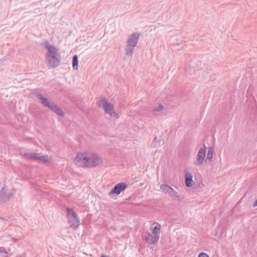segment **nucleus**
<instances>
[{
  "instance_id": "nucleus-11",
  "label": "nucleus",
  "mask_w": 257,
  "mask_h": 257,
  "mask_svg": "<svg viewBox=\"0 0 257 257\" xmlns=\"http://www.w3.org/2000/svg\"><path fill=\"white\" fill-rule=\"evenodd\" d=\"M144 239L149 244H153L158 241L159 237L158 235L153 234L152 233H149L146 236H144Z\"/></svg>"
},
{
  "instance_id": "nucleus-19",
  "label": "nucleus",
  "mask_w": 257,
  "mask_h": 257,
  "mask_svg": "<svg viewBox=\"0 0 257 257\" xmlns=\"http://www.w3.org/2000/svg\"><path fill=\"white\" fill-rule=\"evenodd\" d=\"M78 56L77 55H75L73 56L72 58V66L73 69H77L78 68Z\"/></svg>"
},
{
  "instance_id": "nucleus-23",
  "label": "nucleus",
  "mask_w": 257,
  "mask_h": 257,
  "mask_svg": "<svg viewBox=\"0 0 257 257\" xmlns=\"http://www.w3.org/2000/svg\"><path fill=\"white\" fill-rule=\"evenodd\" d=\"M198 257H209V255L204 252H201L199 253Z\"/></svg>"
},
{
  "instance_id": "nucleus-20",
  "label": "nucleus",
  "mask_w": 257,
  "mask_h": 257,
  "mask_svg": "<svg viewBox=\"0 0 257 257\" xmlns=\"http://www.w3.org/2000/svg\"><path fill=\"white\" fill-rule=\"evenodd\" d=\"M164 108V106L163 105L160 104L158 107H155L153 109V111L155 114H157L156 113V112H159L162 110Z\"/></svg>"
},
{
  "instance_id": "nucleus-16",
  "label": "nucleus",
  "mask_w": 257,
  "mask_h": 257,
  "mask_svg": "<svg viewBox=\"0 0 257 257\" xmlns=\"http://www.w3.org/2000/svg\"><path fill=\"white\" fill-rule=\"evenodd\" d=\"M135 47L126 44L125 48V54L127 56H132Z\"/></svg>"
},
{
  "instance_id": "nucleus-2",
  "label": "nucleus",
  "mask_w": 257,
  "mask_h": 257,
  "mask_svg": "<svg viewBox=\"0 0 257 257\" xmlns=\"http://www.w3.org/2000/svg\"><path fill=\"white\" fill-rule=\"evenodd\" d=\"M102 163V159L96 155L81 154V166L91 168L96 167Z\"/></svg>"
},
{
  "instance_id": "nucleus-25",
  "label": "nucleus",
  "mask_w": 257,
  "mask_h": 257,
  "mask_svg": "<svg viewBox=\"0 0 257 257\" xmlns=\"http://www.w3.org/2000/svg\"><path fill=\"white\" fill-rule=\"evenodd\" d=\"M3 253H4V255H3V256L7 257L8 255L9 254V252H8V251L5 250Z\"/></svg>"
},
{
  "instance_id": "nucleus-15",
  "label": "nucleus",
  "mask_w": 257,
  "mask_h": 257,
  "mask_svg": "<svg viewBox=\"0 0 257 257\" xmlns=\"http://www.w3.org/2000/svg\"><path fill=\"white\" fill-rule=\"evenodd\" d=\"M169 196L174 198L175 200L181 201L183 199V197L179 193L175 191L174 189H172Z\"/></svg>"
},
{
  "instance_id": "nucleus-24",
  "label": "nucleus",
  "mask_w": 257,
  "mask_h": 257,
  "mask_svg": "<svg viewBox=\"0 0 257 257\" xmlns=\"http://www.w3.org/2000/svg\"><path fill=\"white\" fill-rule=\"evenodd\" d=\"M6 250L5 248L4 247H0V254L3 253Z\"/></svg>"
},
{
  "instance_id": "nucleus-18",
  "label": "nucleus",
  "mask_w": 257,
  "mask_h": 257,
  "mask_svg": "<svg viewBox=\"0 0 257 257\" xmlns=\"http://www.w3.org/2000/svg\"><path fill=\"white\" fill-rule=\"evenodd\" d=\"M213 157V149L212 147L208 148L206 160L212 161Z\"/></svg>"
},
{
  "instance_id": "nucleus-14",
  "label": "nucleus",
  "mask_w": 257,
  "mask_h": 257,
  "mask_svg": "<svg viewBox=\"0 0 257 257\" xmlns=\"http://www.w3.org/2000/svg\"><path fill=\"white\" fill-rule=\"evenodd\" d=\"M160 189L164 194L169 195L173 188L167 184H162L160 186Z\"/></svg>"
},
{
  "instance_id": "nucleus-12",
  "label": "nucleus",
  "mask_w": 257,
  "mask_h": 257,
  "mask_svg": "<svg viewBox=\"0 0 257 257\" xmlns=\"http://www.w3.org/2000/svg\"><path fill=\"white\" fill-rule=\"evenodd\" d=\"M185 185L188 187H192L195 185V182L192 179V175L190 173H186L185 175Z\"/></svg>"
},
{
  "instance_id": "nucleus-9",
  "label": "nucleus",
  "mask_w": 257,
  "mask_h": 257,
  "mask_svg": "<svg viewBox=\"0 0 257 257\" xmlns=\"http://www.w3.org/2000/svg\"><path fill=\"white\" fill-rule=\"evenodd\" d=\"M140 36V34L137 33H134L129 35L127 39L126 44L135 47L138 44Z\"/></svg>"
},
{
  "instance_id": "nucleus-21",
  "label": "nucleus",
  "mask_w": 257,
  "mask_h": 257,
  "mask_svg": "<svg viewBox=\"0 0 257 257\" xmlns=\"http://www.w3.org/2000/svg\"><path fill=\"white\" fill-rule=\"evenodd\" d=\"M172 45L174 46V47H178V48H176V49L178 50L179 49H181L182 48H183V44H179L178 43H174V44H172Z\"/></svg>"
},
{
  "instance_id": "nucleus-8",
  "label": "nucleus",
  "mask_w": 257,
  "mask_h": 257,
  "mask_svg": "<svg viewBox=\"0 0 257 257\" xmlns=\"http://www.w3.org/2000/svg\"><path fill=\"white\" fill-rule=\"evenodd\" d=\"M13 193L10 190H6L3 188L0 191V203H4L10 200Z\"/></svg>"
},
{
  "instance_id": "nucleus-5",
  "label": "nucleus",
  "mask_w": 257,
  "mask_h": 257,
  "mask_svg": "<svg viewBox=\"0 0 257 257\" xmlns=\"http://www.w3.org/2000/svg\"><path fill=\"white\" fill-rule=\"evenodd\" d=\"M206 148L205 145L201 148L196 156L194 165L197 167L202 166L205 160Z\"/></svg>"
},
{
  "instance_id": "nucleus-7",
  "label": "nucleus",
  "mask_w": 257,
  "mask_h": 257,
  "mask_svg": "<svg viewBox=\"0 0 257 257\" xmlns=\"http://www.w3.org/2000/svg\"><path fill=\"white\" fill-rule=\"evenodd\" d=\"M127 184L125 183H119L109 192V196L112 197L114 194L118 195L127 188Z\"/></svg>"
},
{
  "instance_id": "nucleus-27",
  "label": "nucleus",
  "mask_w": 257,
  "mask_h": 257,
  "mask_svg": "<svg viewBox=\"0 0 257 257\" xmlns=\"http://www.w3.org/2000/svg\"><path fill=\"white\" fill-rule=\"evenodd\" d=\"M100 257H109V256H107V255H105V254H102V255H101V256H100Z\"/></svg>"
},
{
  "instance_id": "nucleus-1",
  "label": "nucleus",
  "mask_w": 257,
  "mask_h": 257,
  "mask_svg": "<svg viewBox=\"0 0 257 257\" xmlns=\"http://www.w3.org/2000/svg\"><path fill=\"white\" fill-rule=\"evenodd\" d=\"M47 49L46 63L49 69L57 67L61 62V56L56 47L50 45L47 42L45 44Z\"/></svg>"
},
{
  "instance_id": "nucleus-13",
  "label": "nucleus",
  "mask_w": 257,
  "mask_h": 257,
  "mask_svg": "<svg viewBox=\"0 0 257 257\" xmlns=\"http://www.w3.org/2000/svg\"><path fill=\"white\" fill-rule=\"evenodd\" d=\"M151 230L152 231V233L154 235H158L160 237V233L161 229V225L157 222H155L152 224L150 228Z\"/></svg>"
},
{
  "instance_id": "nucleus-10",
  "label": "nucleus",
  "mask_w": 257,
  "mask_h": 257,
  "mask_svg": "<svg viewBox=\"0 0 257 257\" xmlns=\"http://www.w3.org/2000/svg\"><path fill=\"white\" fill-rule=\"evenodd\" d=\"M24 156L31 160H39L43 162H47L45 157L41 156L39 153H26L24 154Z\"/></svg>"
},
{
  "instance_id": "nucleus-3",
  "label": "nucleus",
  "mask_w": 257,
  "mask_h": 257,
  "mask_svg": "<svg viewBox=\"0 0 257 257\" xmlns=\"http://www.w3.org/2000/svg\"><path fill=\"white\" fill-rule=\"evenodd\" d=\"M97 104L99 107L102 108L106 113L110 115V116L117 118L118 114L114 111L113 105L108 102L105 98L100 99L98 102Z\"/></svg>"
},
{
  "instance_id": "nucleus-26",
  "label": "nucleus",
  "mask_w": 257,
  "mask_h": 257,
  "mask_svg": "<svg viewBox=\"0 0 257 257\" xmlns=\"http://www.w3.org/2000/svg\"><path fill=\"white\" fill-rule=\"evenodd\" d=\"M257 206V199L255 201V202H254L253 204V207H256Z\"/></svg>"
},
{
  "instance_id": "nucleus-22",
  "label": "nucleus",
  "mask_w": 257,
  "mask_h": 257,
  "mask_svg": "<svg viewBox=\"0 0 257 257\" xmlns=\"http://www.w3.org/2000/svg\"><path fill=\"white\" fill-rule=\"evenodd\" d=\"M80 161V158H79V153L77 154L76 158L74 160V162L76 164H78Z\"/></svg>"
},
{
  "instance_id": "nucleus-6",
  "label": "nucleus",
  "mask_w": 257,
  "mask_h": 257,
  "mask_svg": "<svg viewBox=\"0 0 257 257\" xmlns=\"http://www.w3.org/2000/svg\"><path fill=\"white\" fill-rule=\"evenodd\" d=\"M36 96L39 100H40L41 104L44 105L45 106L48 107L51 110L54 108V107L56 105V104L54 102L49 101L48 98L45 97L40 93H36Z\"/></svg>"
},
{
  "instance_id": "nucleus-17",
  "label": "nucleus",
  "mask_w": 257,
  "mask_h": 257,
  "mask_svg": "<svg viewBox=\"0 0 257 257\" xmlns=\"http://www.w3.org/2000/svg\"><path fill=\"white\" fill-rule=\"evenodd\" d=\"M52 110L60 116H63L64 115V113L62 109L58 107L57 104L55 107H54V108H53Z\"/></svg>"
},
{
  "instance_id": "nucleus-4",
  "label": "nucleus",
  "mask_w": 257,
  "mask_h": 257,
  "mask_svg": "<svg viewBox=\"0 0 257 257\" xmlns=\"http://www.w3.org/2000/svg\"><path fill=\"white\" fill-rule=\"evenodd\" d=\"M66 212L68 223L70 227L73 229L77 228L79 225V219L77 213L69 208H66Z\"/></svg>"
}]
</instances>
